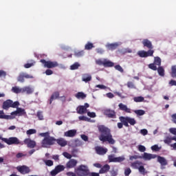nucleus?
Instances as JSON below:
<instances>
[{"label": "nucleus", "mask_w": 176, "mask_h": 176, "mask_svg": "<svg viewBox=\"0 0 176 176\" xmlns=\"http://www.w3.org/2000/svg\"><path fill=\"white\" fill-rule=\"evenodd\" d=\"M19 106L20 102L19 101L13 102V100L8 99L3 102L2 108L5 109V111H8L9 108H18Z\"/></svg>", "instance_id": "obj_4"}, {"label": "nucleus", "mask_w": 176, "mask_h": 176, "mask_svg": "<svg viewBox=\"0 0 176 176\" xmlns=\"http://www.w3.org/2000/svg\"><path fill=\"white\" fill-rule=\"evenodd\" d=\"M12 92L15 93V94L23 93V88H20L19 87H13L12 88Z\"/></svg>", "instance_id": "obj_29"}, {"label": "nucleus", "mask_w": 176, "mask_h": 176, "mask_svg": "<svg viewBox=\"0 0 176 176\" xmlns=\"http://www.w3.org/2000/svg\"><path fill=\"white\" fill-rule=\"evenodd\" d=\"M148 68H150V69H152L153 71H157V67H156V65L154 63L149 64Z\"/></svg>", "instance_id": "obj_46"}, {"label": "nucleus", "mask_w": 176, "mask_h": 176, "mask_svg": "<svg viewBox=\"0 0 176 176\" xmlns=\"http://www.w3.org/2000/svg\"><path fill=\"white\" fill-rule=\"evenodd\" d=\"M3 142H6L8 145H19L20 144V140L16 137H11L9 138L3 139Z\"/></svg>", "instance_id": "obj_8"}, {"label": "nucleus", "mask_w": 176, "mask_h": 176, "mask_svg": "<svg viewBox=\"0 0 176 176\" xmlns=\"http://www.w3.org/2000/svg\"><path fill=\"white\" fill-rule=\"evenodd\" d=\"M39 135H41V137H44L45 138H46V137H50V133L49 132L41 133L39 134Z\"/></svg>", "instance_id": "obj_54"}, {"label": "nucleus", "mask_w": 176, "mask_h": 176, "mask_svg": "<svg viewBox=\"0 0 176 176\" xmlns=\"http://www.w3.org/2000/svg\"><path fill=\"white\" fill-rule=\"evenodd\" d=\"M104 116L109 118V119H116V111L111 109H106L104 111Z\"/></svg>", "instance_id": "obj_9"}, {"label": "nucleus", "mask_w": 176, "mask_h": 176, "mask_svg": "<svg viewBox=\"0 0 176 176\" xmlns=\"http://www.w3.org/2000/svg\"><path fill=\"white\" fill-rule=\"evenodd\" d=\"M151 149L152 151H155V152L159 151V146H157V144L153 145V146H151Z\"/></svg>", "instance_id": "obj_57"}, {"label": "nucleus", "mask_w": 176, "mask_h": 176, "mask_svg": "<svg viewBox=\"0 0 176 176\" xmlns=\"http://www.w3.org/2000/svg\"><path fill=\"white\" fill-rule=\"evenodd\" d=\"M23 142L25 145H27L28 148H30V149H34V148L36 146V142L31 140L30 138L25 139Z\"/></svg>", "instance_id": "obj_13"}, {"label": "nucleus", "mask_w": 176, "mask_h": 176, "mask_svg": "<svg viewBox=\"0 0 176 176\" xmlns=\"http://www.w3.org/2000/svg\"><path fill=\"white\" fill-rule=\"evenodd\" d=\"M98 131L100 133L99 135L100 141L102 142H109L111 145H113L116 142L111 133V129L104 125H100L98 126Z\"/></svg>", "instance_id": "obj_1"}, {"label": "nucleus", "mask_w": 176, "mask_h": 176, "mask_svg": "<svg viewBox=\"0 0 176 176\" xmlns=\"http://www.w3.org/2000/svg\"><path fill=\"white\" fill-rule=\"evenodd\" d=\"M127 87H129V89H135V86L134 85V83L130 81L127 82Z\"/></svg>", "instance_id": "obj_50"}, {"label": "nucleus", "mask_w": 176, "mask_h": 176, "mask_svg": "<svg viewBox=\"0 0 176 176\" xmlns=\"http://www.w3.org/2000/svg\"><path fill=\"white\" fill-rule=\"evenodd\" d=\"M44 163L48 167H52V166H53V164H54V162L52 160H44Z\"/></svg>", "instance_id": "obj_43"}, {"label": "nucleus", "mask_w": 176, "mask_h": 176, "mask_svg": "<svg viewBox=\"0 0 176 176\" xmlns=\"http://www.w3.org/2000/svg\"><path fill=\"white\" fill-rule=\"evenodd\" d=\"M95 151L97 155H105L107 152H108V148L98 146L95 147Z\"/></svg>", "instance_id": "obj_14"}, {"label": "nucleus", "mask_w": 176, "mask_h": 176, "mask_svg": "<svg viewBox=\"0 0 176 176\" xmlns=\"http://www.w3.org/2000/svg\"><path fill=\"white\" fill-rule=\"evenodd\" d=\"M131 174V169L130 168H126L124 170V175L125 176H129Z\"/></svg>", "instance_id": "obj_49"}, {"label": "nucleus", "mask_w": 176, "mask_h": 176, "mask_svg": "<svg viewBox=\"0 0 176 176\" xmlns=\"http://www.w3.org/2000/svg\"><path fill=\"white\" fill-rule=\"evenodd\" d=\"M16 112H17L19 116H21L24 115V113H25V110H24V109L16 107Z\"/></svg>", "instance_id": "obj_42"}, {"label": "nucleus", "mask_w": 176, "mask_h": 176, "mask_svg": "<svg viewBox=\"0 0 176 176\" xmlns=\"http://www.w3.org/2000/svg\"><path fill=\"white\" fill-rule=\"evenodd\" d=\"M0 119H6V120H9L12 118L11 116H8L5 114L3 110H0Z\"/></svg>", "instance_id": "obj_26"}, {"label": "nucleus", "mask_w": 176, "mask_h": 176, "mask_svg": "<svg viewBox=\"0 0 176 176\" xmlns=\"http://www.w3.org/2000/svg\"><path fill=\"white\" fill-rule=\"evenodd\" d=\"M79 120H83L84 122H89V118L85 116L78 117Z\"/></svg>", "instance_id": "obj_51"}, {"label": "nucleus", "mask_w": 176, "mask_h": 176, "mask_svg": "<svg viewBox=\"0 0 176 176\" xmlns=\"http://www.w3.org/2000/svg\"><path fill=\"white\" fill-rule=\"evenodd\" d=\"M50 174H51L52 176H56V175H57V174H58V173L57 170H56V168H54V170H52L50 172Z\"/></svg>", "instance_id": "obj_61"}, {"label": "nucleus", "mask_w": 176, "mask_h": 176, "mask_svg": "<svg viewBox=\"0 0 176 176\" xmlns=\"http://www.w3.org/2000/svg\"><path fill=\"white\" fill-rule=\"evenodd\" d=\"M170 86H176V80H170L169 82Z\"/></svg>", "instance_id": "obj_63"}, {"label": "nucleus", "mask_w": 176, "mask_h": 176, "mask_svg": "<svg viewBox=\"0 0 176 176\" xmlns=\"http://www.w3.org/2000/svg\"><path fill=\"white\" fill-rule=\"evenodd\" d=\"M115 68L117 71H119V72H121L122 74V72H124L123 67H122V66H120V65H116Z\"/></svg>", "instance_id": "obj_47"}, {"label": "nucleus", "mask_w": 176, "mask_h": 176, "mask_svg": "<svg viewBox=\"0 0 176 176\" xmlns=\"http://www.w3.org/2000/svg\"><path fill=\"white\" fill-rule=\"evenodd\" d=\"M86 97V94H85V93L83 92H78L76 94V98H82V100H85V98Z\"/></svg>", "instance_id": "obj_40"}, {"label": "nucleus", "mask_w": 176, "mask_h": 176, "mask_svg": "<svg viewBox=\"0 0 176 176\" xmlns=\"http://www.w3.org/2000/svg\"><path fill=\"white\" fill-rule=\"evenodd\" d=\"M23 93H27V94H32L34 93V89L30 87H25L23 88Z\"/></svg>", "instance_id": "obj_30"}, {"label": "nucleus", "mask_w": 176, "mask_h": 176, "mask_svg": "<svg viewBox=\"0 0 176 176\" xmlns=\"http://www.w3.org/2000/svg\"><path fill=\"white\" fill-rule=\"evenodd\" d=\"M55 169L58 174V173H61V171H64V170H65V167L64 166V165H58L55 167Z\"/></svg>", "instance_id": "obj_34"}, {"label": "nucleus", "mask_w": 176, "mask_h": 176, "mask_svg": "<svg viewBox=\"0 0 176 176\" xmlns=\"http://www.w3.org/2000/svg\"><path fill=\"white\" fill-rule=\"evenodd\" d=\"M74 56L76 57H83V56H85V51L84 50L76 51L74 52Z\"/></svg>", "instance_id": "obj_37"}, {"label": "nucleus", "mask_w": 176, "mask_h": 176, "mask_svg": "<svg viewBox=\"0 0 176 176\" xmlns=\"http://www.w3.org/2000/svg\"><path fill=\"white\" fill-rule=\"evenodd\" d=\"M108 160L110 163H122L125 158L123 156L115 157L114 155H110L108 156Z\"/></svg>", "instance_id": "obj_10"}, {"label": "nucleus", "mask_w": 176, "mask_h": 176, "mask_svg": "<svg viewBox=\"0 0 176 176\" xmlns=\"http://www.w3.org/2000/svg\"><path fill=\"white\" fill-rule=\"evenodd\" d=\"M138 170H139V173H140L142 175H145V174H146V170L145 169L144 166L140 165L138 168Z\"/></svg>", "instance_id": "obj_39"}, {"label": "nucleus", "mask_w": 176, "mask_h": 176, "mask_svg": "<svg viewBox=\"0 0 176 176\" xmlns=\"http://www.w3.org/2000/svg\"><path fill=\"white\" fill-rule=\"evenodd\" d=\"M156 157H157V155L155 154L144 153L143 155V159H144V160H151V159H156Z\"/></svg>", "instance_id": "obj_19"}, {"label": "nucleus", "mask_w": 176, "mask_h": 176, "mask_svg": "<svg viewBox=\"0 0 176 176\" xmlns=\"http://www.w3.org/2000/svg\"><path fill=\"white\" fill-rule=\"evenodd\" d=\"M169 131H170V133H171V134L176 135V128H170L169 129Z\"/></svg>", "instance_id": "obj_60"}, {"label": "nucleus", "mask_w": 176, "mask_h": 176, "mask_svg": "<svg viewBox=\"0 0 176 176\" xmlns=\"http://www.w3.org/2000/svg\"><path fill=\"white\" fill-rule=\"evenodd\" d=\"M56 144V139L54 137L48 136L44 138L41 142V146L43 148H49L51 145H54Z\"/></svg>", "instance_id": "obj_6"}, {"label": "nucleus", "mask_w": 176, "mask_h": 176, "mask_svg": "<svg viewBox=\"0 0 176 176\" xmlns=\"http://www.w3.org/2000/svg\"><path fill=\"white\" fill-rule=\"evenodd\" d=\"M118 107L120 111H123L126 113H131V109H129V107H127V105L124 104L123 103H120L118 104Z\"/></svg>", "instance_id": "obj_17"}, {"label": "nucleus", "mask_w": 176, "mask_h": 176, "mask_svg": "<svg viewBox=\"0 0 176 176\" xmlns=\"http://www.w3.org/2000/svg\"><path fill=\"white\" fill-rule=\"evenodd\" d=\"M88 176H100V173H97L95 172H92V173L89 172Z\"/></svg>", "instance_id": "obj_62"}, {"label": "nucleus", "mask_w": 176, "mask_h": 176, "mask_svg": "<svg viewBox=\"0 0 176 176\" xmlns=\"http://www.w3.org/2000/svg\"><path fill=\"white\" fill-rule=\"evenodd\" d=\"M144 97L142 96H137L133 98V101L135 102H144Z\"/></svg>", "instance_id": "obj_41"}, {"label": "nucleus", "mask_w": 176, "mask_h": 176, "mask_svg": "<svg viewBox=\"0 0 176 176\" xmlns=\"http://www.w3.org/2000/svg\"><path fill=\"white\" fill-rule=\"evenodd\" d=\"M16 170L17 171H19V173L23 175L28 174L31 171V170L30 169V167L25 165L17 166Z\"/></svg>", "instance_id": "obj_12"}, {"label": "nucleus", "mask_w": 176, "mask_h": 176, "mask_svg": "<svg viewBox=\"0 0 176 176\" xmlns=\"http://www.w3.org/2000/svg\"><path fill=\"white\" fill-rule=\"evenodd\" d=\"M171 78L176 79V65L171 67V72L170 73Z\"/></svg>", "instance_id": "obj_28"}, {"label": "nucleus", "mask_w": 176, "mask_h": 176, "mask_svg": "<svg viewBox=\"0 0 176 176\" xmlns=\"http://www.w3.org/2000/svg\"><path fill=\"white\" fill-rule=\"evenodd\" d=\"M36 116L39 120H43V113H42V111H38Z\"/></svg>", "instance_id": "obj_48"}, {"label": "nucleus", "mask_w": 176, "mask_h": 176, "mask_svg": "<svg viewBox=\"0 0 176 176\" xmlns=\"http://www.w3.org/2000/svg\"><path fill=\"white\" fill-rule=\"evenodd\" d=\"M82 80L85 83H87V82H90L91 80V75H90L89 74H82Z\"/></svg>", "instance_id": "obj_22"}, {"label": "nucleus", "mask_w": 176, "mask_h": 176, "mask_svg": "<svg viewBox=\"0 0 176 176\" xmlns=\"http://www.w3.org/2000/svg\"><path fill=\"white\" fill-rule=\"evenodd\" d=\"M96 63L98 65H104V59L103 60L98 59V60L96 61Z\"/></svg>", "instance_id": "obj_58"}, {"label": "nucleus", "mask_w": 176, "mask_h": 176, "mask_svg": "<svg viewBox=\"0 0 176 176\" xmlns=\"http://www.w3.org/2000/svg\"><path fill=\"white\" fill-rule=\"evenodd\" d=\"M133 112H134V113H135L138 116H142L145 113V111L142 109L133 110Z\"/></svg>", "instance_id": "obj_32"}, {"label": "nucleus", "mask_w": 176, "mask_h": 176, "mask_svg": "<svg viewBox=\"0 0 176 176\" xmlns=\"http://www.w3.org/2000/svg\"><path fill=\"white\" fill-rule=\"evenodd\" d=\"M60 97V93L58 91L54 92L50 99V104L52 105L53 100H57Z\"/></svg>", "instance_id": "obj_24"}, {"label": "nucleus", "mask_w": 176, "mask_h": 176, "mask_svg": "<svg viewBox=\"0 0 176 176\" xmlns=\"http://www.w3.org/2000/svg\"><path fill=\"white\" fill-rule=\"evenodd\" d=\"M55 142H56L59 146L62 147L67 146L68 144V142L64 138L56 139Z\"/></svg>", "instance_id": "obj_16"}, {"label": "nucleus", "mask_w": 176, "mask_h": 176, "mask_svg": "<svg viewBox=\"0 0 176 176\" xmlns=\"http://www.w3.org/2000/svg\"><path fill=\"white\" fill-rule=\"evenodd\" d=\"M66 175L67 176H76V173L74 172H67Z\"/></svg>", "instance_id": "obj_64"}, {"label": "nucleus", "mask_w": 176, "mask_h": 176, "mask_svg": "<svg viewBox=\"0 0 176 176\" xmlns=\"http://www.w3.org/2000/svg\"><path fill=\"white\" fill-rule=\"evenodd\" d=\"M35 62H32L31 63H26L24 65L25 68H31V67H34Z\"/></svg>", "instance_id": "obj_53"}, {"label": "nucleus", "mask_w": 176, "mask_h": 176, "mask_svg": "<svg viewBox=\"0 0 176 176\" xmlns=\"http://www.w3.org/2000/svg\"><path fill=\"white\" fill-rule=\"evenodd\" d=\"M138 151H140V152H145V151H146V148H145V146L139 145Z\"/></svg>", "instance_id": "obj_52"}, {"label": "nucleus", "mask_w": 176, "mask_h": 176, "mask_svg": "<svg viewBox=\"0 0 176 176\" xmlns=\"http://www.w3.org/2000/svg\"><path fill=\"white\" fill-rule=\"evenodd\" d=\"M76 164H78V161L75 159H72L66 164V168H74L76 167Z\"/></svg>", "instance_id": "obj_15"}, {"label": "nucleus", "mask_w": 176, "mask_h": 176, "mask_svg": "<svg viewBox=\"0 0 176 176\" xmlns=\"http://www.w3.org/2000/svg\"><path fill=\"white\" fill-rule=\"evenodd\" d=\"M79 67H80V64H79V63L78 62H76L70 66V69H72V71H74L75 69H78Z\"/></svg>", "instance_id": "obj_38"}, {"label": "nucleus", "mask_w": 176, "mask_h": 176, "mask_svg": "<svg viewBox=\"0 0 176 176\" xmlns=\"http://www.w3.org/2000/svg\"><path fill=\"white\" fill-rule=\"evenodd\" d=\"M142 43L144 46V47H147V49H149L147 52L145 50L139 51L138 52V54L139 55V57H142V58H145L146 57H152L153 56V54L155 53V51L152 49H153V45H152V42L149 41L148 39H144L142 41Z\"/></svg>", "instance_id": "obj_2"}, {"label": "nucleus", "mask_w": 176, "mask_h": 176, "mask_svg": "<svg viewBox=\"0 0 176 176\" xmlns=\"http://www.w3.org/2000/svg\"><path fill=\"white\" fill-rule=\"evenodd\" d=\"M76 135V129H71L64 133L65 137L73 138Z\"/></svg>", "instance_id": "obj_18"}, {"label": "nucleus", "mask_w": 176, "mask_h": 176, "mask_svg": "<svg viewBox=\"0 0 176 176\" xmlns=\"http://www.w3.org/2000/svg\"><path fill=\"white\" fill-rule=\"evenodd\" d=\"M157 70L160 76H164V68H163V67L160 66L157 68Z\"/></svg>", "instance_id": "obj_35"}, {"label": "nucleus", "mask_w": 176, "mask_h": 176, "mask_svg": "<svg viewBox=\"0 0 176 176\" xmlns=\"http://www.w3.org/2000/svg\"><path fill=\"white\" fill-rule=\"evenodd\" d=\"M111 169V166L108 164H105L102 167L100 168L99 170V174H105V173H108Z\"/></svg>", "instance_id": "obj_21"}, {"label": "nucleus", "mask_w": 176, "mask_h": 176, "mask_svg": "<svg viewBox=\"0 0 176 176\" xmlns=\"http://www.w3.org/2000/svg\"><path fill=\"white\" fill-rule=\"evenodd\" d=\"M119 120L120 122H122V123H123L125 127H129V124H131V126H134V124H137V121L135 120V118H130L129 116H120L119 118Z\"/></svg>", "instance_id": "obj_5"}, {"label": "nucleus", "mask_w": 176, "mask_h": 176, "mask_svg": "<svg viewBox=\"0 0 176 176\" xmlns=\"http://www.w3.org/2000/svg\"><path fill=\"white\" fill-rule=\"evenodd\" d=\"M45 74L47 76H50V75H53V72L52 71V69H48L45 71Z\"/></svg>", "instance_id": "obj_59"}, {"label": "nucleus", "mask_w": 176, "mask_h": 176, "mask_svg": "<svg viewBox=\"0 0 176 176\" xmlns=\"http://www.w3.org/2000/svg\"><path fill=\"white\" fill-rule=\"evenodd\" d=\"M28 135H32V134H36V129H29L26 131Z\"/></svg>", "instance_id": "obj_45"}, {"label": "nucleus", "mask_w": 176, "mask_h": 176, "mask_svg": "<svg viewBox=\"0 0 176 176\" xmlns=\"http://www.w3.org/2000/svg\"><path fill=\"white\" fill-rule=\"evenodd\" d=\"M76 111L77 113H78L79 115H83V113H86V107L83 106H79L78 107H77Z\"/></svg>", "instance_id": "obj_27"}, {"label": "nucleus", "mask_w": 176, "mask_h": 176, "mask_svg": "<svg viewBox=\"0 0 176 176\" xmlns=\"http://www.w3.org/2000/svg\"><path fill=\"white\" fill-rule=\"evenodd\" d=\"M171 141H174V140H173V137L170 138V137H166V139L164 140V144H167L168 145H170L171 143Z\"/></svg>", "instance_id": "obj_44"}, {"label": "nucleus", "mask_w": 176, "mask_h": 176, "mask_svg": "<svg viewBox=\"0 0 176 176\" xmlns=\"http://www.w3.org/2000/svg\"><path fill=\"white\" fill-rule=\"evenodd\" d=\"M157 162L159 164H161V166H167L168 162H167V160H166V158H164V157H162L160 155L157 156Z\"/></svg>", "instance_id": "obj_20"}, {"label": "nucleus", "mask_w": 176, "mask_h": 176, "mask_svg": "<svg viewBox=\"0 0 176 176\" xmlns=\"http://www.w3.org/2000/svg\"><path fill=\"white\" fill-rule=\"evenodd\" d=\"M94 47V44L92 43L88 42L85 45V50H91Z\"/></svg>", "instance_id": "obj_36"}, {"label": "nucleus", "mask_w": 176, "mask_h": 176, "mask_svg": "<svg viewBox=\"0 0 176 176\" xmlns=\"http://www.w3.org/2000/svg\"><path fill=\"white\" fill-rule=\"evenodd\" d=\"M40 63H42L43 65V67L45 68H48L50 69L51 68H56V67H58V63L56 61H52V60H46L45 59L40 60Z\"/></svg>", "instance_id": "obj_7"}, {"label": "nucleus", "mask_w": 176, "mask_h": 176, "mask_svg": "<svg viewBox=\"0 0 176 176\" xmlns=\"http://www.w3.org/2000/svg\"><path fill=\"white\" fill-rule=\"evenodd\" d=\"M142 164V162H140V161H136L135 162H133L131 164V166L133 167V168H139L140 166H141Z\"/></svg>", "instance_id": "obj_33"}, {"label": "nucleus", "mask_w": 176, "mask_h": 176, "mask_svg": "<svg viewBox=\"0 0 176 176\" xmlns=\"http://www.w3.org/2000/svg\"><path fill=\"white\" fill-rule=\"evenodd\" d=\"M33 78H34V76H32L28 74L22 72V73H20L19 76L17 77V80H18V82H20L21 83H24V82H25L24 78L32 79Z\"/></svg>", "instance_id": "obj_11"}, {"label": "nucleus", "mask_w": 176, "mask_h": 176, "mask_svg": "<svg viewBox=\"0 0 176 176\" xmlns=\"http://www.w3.org/2000/svg\"><path fill=\"white\" fill-rule=\"evenodd\" d=\"M63 155L64 157H65L66 159H71V158L72 157V155H71V154H69V153H67V152H64V153H63Z\"/></svg>", "instance_id": "obj_55"}, {"label": "nucleus", "mask_w": 176, "mask_h": 176, "mask_svg": "<svg viewBox=\"0 0 176 176\" xmlns=\"http://www.w3.org/2000/svg\"><path fill=\"white\" fill-rule=\"evenodd\" d=\"M154 64L155 65H158V67H160L162 65V59L159 56H156L154 58Z\"/></svg>", "instance_id": "obj_31"}, {"label": "nucleus", "mask_w": 176, "mask_h": 176, "mask_svg": "<svg viewBox=\"0 0 176 176\" xmlns=\"http://www.w3.org/2000/svg\"><path fill=\"white\" fill-rule=\"evenodd\" d=\"M118 46H119V44L118 43L107 44L106 45L108 50H116V49H118Z\"/></svg>", "instance_id": "obj_25"}, {"label": "nucleus", "mask_w": 176, "mask_h": 176, "mask_svg": "<svg viewBox=\"0 0 176 176\" xmlns=\"http://www.w3.org/2000/svg\"><path fill=\"white\" fill-rule=\"evenodd\" d=\"M140 133L142 134V135H148V130L144 129L140 130Z\"/></svg>", "instance_id": "obj_56"}, {"label": "nucleus", "mask_w": 176, "mask_h": 176, "mask_svg": "<svg viewBox=\"0 0 176 176\" xmlns=\"http://www.w3.org/2000/svg\"><path fill=\"white\" fill-rule=\"evenodd\" d=\"M113 65H115V64L112 61L108 59H104L103 67L109 68L111 67H113Z\"/></svg>", "instance_id": "obj_23"}, {"label": "nucleus", "mask_w": 176, "mask_h": 176, "mask_svg": "<svg viewBox=\"0 0 176 176\" xmlns=\"http://www.w3.org/2000/svg\"><path fill=\"white\" fill-rule=\"evenodd\" d=\"M90 170L86 165L81 164L75 168V173L78 176H89Z\"/></svg>", "instance_id": "obj_3"}]
</instances>
